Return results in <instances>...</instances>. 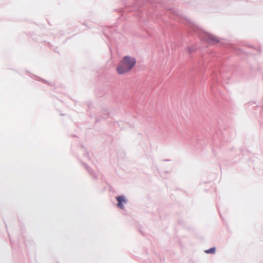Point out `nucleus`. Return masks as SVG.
<instances>
[{
  "mask_svg": "<svg viewBox=\"0 0 263 263\" xmlns=\"http://www.w3.org/2000/svg\"><path fill=\"white\" fill-rule=\"evenodd\" d=\"M136 60L134 58L125 56L120 62L117 67V71L120 74H123L130 71L135 66Z\"/></svg>",
  "mask_w": 263,
  "mask_h": 263,
  "instance_id": "1",
  "label": "nucleus"
},
{
  "mask_svg": "<svg viewBox=\"0 0 263 263\" xmlns=\"http://www.w3.org/2000/svg\"><path fill=\"white\" fill-rule=\"evenodd\" d=\"M116 199L118 201L117 206L121 209H124V205L123 203L126 202L125 197L123 196H120L116 197Z\"/></svg>",
  "mask_w": 263,
  "mask_h": 263,
  "instance_id": "2",
  "label": "nucleus"
},
{
  "mask_svg": "<svg viewBox=\"0 0 263 263\" xmlns=\"http://www.w3.org/2000/svg\"><path fill=\"white\" fill-rule=\"evenodd\" d=\"M208 42L209 43H210V44H215L216 43L219 42V39L217 37H216L215 36L210 35L208 37Z\"/></svg>",
  "mask_w": 263,
  "mask_h": 263,
  "instance_id": "3",
  "label": "nucleus"
},
{
  "mask_svg": "<svg viewBox=\"0 0 263 263\" xmlns=\"http://www.w3.org/2000/svg\"><path fill=\"white\" fill-rule=\"evenodd\" d=\"M205 252L209 254H214L215 253V248H211L210 249L206 250L205 251Z\"/></svg>",
  "mask_w": 263,
  "mask_h": 263,
  "instance_id": "4",
  "label": "nucleus"
}]
</instances>
